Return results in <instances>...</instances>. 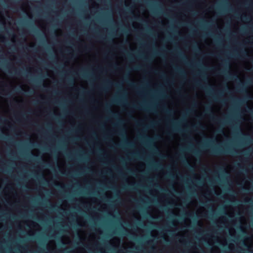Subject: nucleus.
Listing matches in <instances>:
<instances>
[{"mask_svg":"<svg viewBox=\"0 0 253 253\" xmlns=\"http://www.w3.org/2000/svg\"><path fill=\"white\" fill-rule=\"evenodd\" d=\"M210 151L212 154L220 155L224 153L233 154L235 150L230 149L227 147L225 148H221L220 147H211Z\"/></svg>","mask_w":253,"mask_h":253,"instance_id":"1","label":"nucleus"},{"mask_svg":"<svg viewBox=\"0 0 253 253\" xmlns=\"http://www.w3.org/2000/svg\"><path fill=\"white\" fill-rule=\"evenodd\" d=\"M203 88H204L207 93L210 95V96L214 99V100L216 101H218L220 100L219 96L221 95V92H220L217 94H213L212 91L213 88L211 84H209L208 86H201Z\"/></svg>","mask_w":253,"mask_h":253,"instance_id":"2","label":"nucleus"},{"mask_svg":"<svg viewBox=\"0 0 253 253\" xmlns=\"http://www.w3.org/2000/svg\"><path fill=\"white\" fill-rule=\"evenodd\" d=\"M110 105L109 104H106L105 109L106 110V112L107 114L112 116L114 118H116L118 120V124L119 125H122L124 123V121L121 119H120L118 114L113 112L110 109Z\"/></svg>","mask_w":253,"mask_h":253,"instance_id":"3","label":"nucleus"},{"mask_svg":"<svg viewBox=\"0 0 253 253\" xmlns=\"http://www.w3.org/2000/svg\"><path fill=\"white\" fill-rule=\"evenodd\" d=\"M172 123V126L171 127V131L167 132V134L168 135H171L172 131H178L181 132L182 130L180 129L178 127H177V124L175 123L174 121H172L171 122Z\"/></svg>","mask_w":253,"mask_h":253,"instance_id":"4","label":"nucleus"},{"mask_svg":"<svg viewBox=\"0 0 253 253\" xmlns=\"http://www.w3.org/2000/svg\"><path fill=\"white\" fill-rule=\"evenodd\" d=\"M113 84V83L109 80H107L105 81L103 86L100 89L103 91H106L110 85Z\"/></svg>","mask_w":253,"mask_h":253,"instance_id":"5","label":"nucleus"},{"mask_svg":"<svg viewBox=\"0 0 253 253\" xmlns=\"http://www.w3.org/2000/svg\"><path fill=\"white\" fill-rule=\"evenodd\" d=\"M139 138L142 139H146L147 141V142L149 144H151L153 142L152 138H151V137H149L147 135H143L141 134L139 135Z\"/></svg>","mask_w":253,"mask_h":253,"instance_id":"6","label":"nucleus"},{"mask_svg":"<svg viewBox=\"0 0 253 253\" xmlns=\"http://www.w3.org/2000/svg\"><path fill=\"white\" fill-rule=\"evenodd\" d=\"M246 86L244 84L240 83L238 87V90L241 92H247Z\"/></svg>","mask_w":253,"mask_h":253,"instance_id":"7","label":"nucleus"},{"mask_svg":"<svg viewBox=\"0 0 253 253\" xmlns=\"http://www.w3.org/2000/svg\"><path fill=\"white\" fill-rule=\"evenodd\" d=\"M212 119L214 122L218 124H222L224 125L227 123V121L225 120H221L220 118L215 117L214 116L212 117Z\"/></svg>","mask_w":253,"mask_h":253,"instance_id":"8","label":"nucleus"},{"mask_svg":"<svg viewBox=\"0 0 253 253\" xmlns=\"http://www.w3.org/2000/svg\"><path fill=\"white\" fill-rule=\"evenodd\" d=\"M174 70L181 76H184L185 74L184 71L180 68L178 67H174Z\"/></svg>","mask_w":253,"mask_h":253,"instance_id":"9","label":"nucleus"},{"mask_svg":"<svg viewBox=\"0 0 253 253\" xmlns=\"http://www.w3.org/2000/svg\"><path fill=\"white\" fill-rule=\"evenodd\" d=\"M128 75H126V79L125 80V81L126 82H127L128 83V84H129L133 88H135V89H139V88L137 87V86L134 84V83L133 82H129V80H128L127 79V78H128Z\"/></svg>","mask_w":253,"mask_h":253,"instance_id":"10","label":"nucleus"},{"mask_svg":"<svg viewBox=\"0 0 253 253\" xmlns=\"http://www.w3.org/2000/svg\"><path fill=\"white\" fill-rule=\"evenodd\" d=\"M124 145L128 146V147H133V143L131 142L128 141L126 138H125V140L124 141Z\"/></svg>","mask_w":253,"mask_h":253,"instance_id":"11","label":"nucleus"},{"mask_svg":"<svg viewBox=\"0 0 253 253\" xmlns=\"http://www.w3.org/2000/svg\"><path fill=\"white\" fill-rule=\"evenodd\" d=\"M212 142H213V141L212 140L206 139V143L202 147L203 148H204V147H208L209 146V144L210 143H211Z\"/></svg>","mask_w":253,"mask_h":253,"instance_id":"12","label":"nucleus"},{"mask_svg":"<svg viewBox=\"0 0 253 253\" xmlns=\"http://www.w3.org/2000/svg\"><path fill=\"white\" fill-rule=\"evenodd\" d=\"M152 166L155 168H159V169H162V166L161 164H160L159 163H157L156 162H154L153 163Z\"/></svg>","mask_w":253,"mask_h":253,"instance_id":"13","label":"nucleus"},{"mask_svg":"<svg viewBox=\"0 0 253 253\" xmlns=\"http://www.w3.org/2000/svg\"><path fill=\"white\" fill-rule=\"evenodd\" d=\"M134 186V184H132V185H131L130 186H124V187H123V189L126 190L127 188H128V189H131V190H135V189H136V188Z\"/></svg>","mask_w":253,"mask_h":253,"instance_id":"14","label":"nucleus"},{"mask_svg":"<svg viewBox=\"0 0 253 253\" xmlns=\"http://www.w3.org/2000/svg\"><path fill=\"white\" fill-rule=\"evenodd\" d=\"M132 107L133 108H137V109H142L143 108V109H144L145 110H148V109L147 108L145 107L144 106H143L141 104H139V106L133 105L132 106Z\"/></svg>","mask_w":253,"mask_h":253,"instance_id":"15","label":"nucleus"},{"mask_svg":"<svg viewBox=\"0 0 253 253\" xmlns=\"http://www.w3.org/2000/svg\"><path fill=\"white\" fill-rule=\"evenodd\" d=\"M164 110L165 111V112L167 114H170L172 113V110H170L167 108H164Z\"/></svg>","mask_w":253,"mask_h":253,"instance_id":"16","label":"nucleus"},{"mask_svg":"<svg viewBox=\"0 0 253 253\" xmlns=\"http://www.w3.org/2000/svg\"><path fill=\"white\" fill-rule=\"evenodd\" d=\"M218 169L219 171L222 172L224 173H227V171L225 170V169L221 167H219Z\"/></svg>","mask_w":253,"mask_h":253,"instance_id":"17","label":"nucleus"},{"mask_svg":"<svg viewBox=\"0 0 253 253\" xmlns=\"http://www.w3.org/2000/svg\"><path fill=\"white\" fill-rule=\"evenodd\" d=\"M157 124V123L155 122H151L150 124L148 126H146V127L147 128H148L149 127H153L154 126H155Z\"/></svg>","mask_w":253,"mask_h":253,"instance_id":"18","label":"nucleus"},{"mask_svg":"<svg viewBox=\"0 0 253 253\" xmlns=\"http://www.w3.org/2000/svg\"><path fill=\"white\" fill-rule=\"evenodd\" d=\"M223 66L225 67V69H226L228 67V62L226 60L223 61Z\"/></svg>","mask_w":253,"mask_h":253,"instance_id":"19","label":"nucleus"},{"mask_svg":"<svg viewBox=\"0 0 253 253\" xmlns=\"http://www.w3.org/2000/svg\"><path fill=\"white\" fill-rule=\"evenodd\" d=\"M178 55H179V57H180L181 58H182L183 59H185L186 58V57L184 54H183L181 52H178Z\"/></svg>","mask_w":253,"mask_h":253,"instance_id":"20","label":"nucleus"},{"mask_svg":"<svg viewBox=\"0 0 253 253\" xmlns=\"http://www.w3.org/2000/svg\"><path fill=\"white\" fill-rule=\"evenodd\" d=\"M185 163L186 164L187 167L190 169H193V167L187 161H185Z\"/></svg>","mask_w":253,"mask_h":253,"instance_id":"21","label":"nucleus"},{"mask_svg":"<svg viewBox=\"0 0 253 253\" xmlns=\"http://www.w3.org/2000/svg\"><path fill=\"white\" fill-rule=\"evenodd\" d=\"M120 102V100L117 98H115L112 100L113 103H119Z\"/></svg>","mask_w":253,"mask_h":253,"instance_id":"22","label":"nucleus"},{"mask_svg":"<svg viewBox=\"0 0 253 253\" xmlns=\"http://www.w3.org/2000/svg\"><path fill=\"white\" fill-rule=\"evenodd\" d=\"M57 207L56 205H50V206L49 207V208L51 210H55V208Z\"/></svg>","mask_w":253,"mask_h":253,"instance_id":"23","label":"nucleus"},{"mask_svg":"<svg viewBox=\"0 0 253 253\" xmlns=\"http://www.w3.org/2000/svg\"><path fill=\"white\" fill-rule=\"evenodd\" d=\"M233 128L234 130L237 131L238 132L240 130L239 127L236 126H235L233 127Z\"/></svg>","mask_w":253,"mask_h":253,"instance_id":"24","label":"nucleus"},{"mask_svg":"<svg viewBox=\"0 0 253 253\" xmlns=\"http://www.w3.org/2000/svg\"><path fill=\"white\" fill-rule=\"evenodd\" d=\"M81 75L84 78H88V76L86 74H85L84 73L82 72L81 73Z\"/></svg>","mask_w":253,"mask_h":253,"instance_id":"25","label":"nucleus"},{"mask_svg":"<svg viewBox=\"0 0 253 253\" xmlns=\"http://www.w3.org/2000/svg\"><path fill=\"white\" fill-rule=\"evenodd\" d=\"M229 78L230 79H233V78H238V77L237 76L235 75H232L230 74H229V76H228Z\"/></svg>","mask_w":253,"mask_h":253,"instance_id":"26","label":"nucleus"},{"mask_svg":"<svg viewBox=\"0 0 253 253\" xmlns=\"http://www.w3.org/2000/svg\"><path fill=\"white\" fill-rule=\"evenodd\" d=\"M120 132H123V133H120V135H121L122 136H125V129H121Z\"/></svg>","mask_w":253,"mask_h":253,"instance_id":"27","label":"nucleus"},{"mask_svg":"<svg viewBox=\"0 0 253 253\" xmlns=\"http://www.w3.org/2000/svg\"><path fill=\"white\" fill-rule=\"evenodd\" d=\"M206 111H207V112H211V107H209V106H207V107H206Z\"/></svg>","mask_w":253,"mask_h":253,"instance_id":"28","label":"nucleus"},{"mask_svg":"<svg viewBox=\"0 0 253 253\" xmlns=\"http://www.w3.org/2000/svg\"><path fill=\"white\" fill-rule=\"evenodd\" d=\"M115 86L118 88L122 87V85L120 84H118V83L115 84Z\"/></svg>","mask_w":253,"mask_h":253,"instance_id":"29","label":"nucleus"},{"mask_svg":"<svg viewBox=\"0 0 253 253\" xmlns=\"http://www.w3.org/2000/svg\"><path fill=\"white\" fill-rule=\"evenodd\" d=\"M14 74L15 75H20V72L17 71L16 70L14 69Z\"/></svg>","mask_w":253,"mask_h":253,"instance_id":"30","label":"nucleus"},{"mask_svg":"<svg viewBox=\"0 0 253 253\" xmlns=\"http://www.w3.org/2000/svg\"><path fill=\"white\" fill-rule=\"evenodd\" d=\"M0 138H3V139H4L9 140H10V139H8V138H7V137H3V135H1L0 134Z\"/></svg>","mask_w":253,"mask_h":253,"instance_id":"31","label":"nucleus"},{"mask_svg":"<svg viewBox=\"0 0 253 253\" xmlns=\"http://www.w3.org/2000/svg\"><path fill=\"white\" fill-rule=\"evenodd\" d=\"M140 69H141V66H137L134 68V70H140Z\"/></svg>","mask_w":253,"mask_h":253,"instance_id":"32","label":"nucleus"},{"mask_svg":"<svg viewBox=\"0 0 253 253\" xmlns=\"http://www.w3.org/2000/svg\"><path fill=\"white\" fill-rule=\"evenodd\" d=\"M200 152V151L199 150H195L194 151V153L196 154V155H198Z\"/></svg>","mask_w":253,"mask_h":253,"instance_id":"33","label":"nucleus"},{"mask_svg":"<svg viewBox=\"0 0 253 253\" xmlns=\"http://www.w3.org/2000/svg\"><path fill=\"white\" fill-rule=\"evenodd\" d=\"M188 215L189 216L191 217H192V218L195 217V215L193 214H192V213H188Z\"/></svg>","mask_w":253,"mask_h":253,"instance_id":"34","label":"nucleus"},{"mask_svg":"<svg viewBox=\"0 0 253 253\" xmlns=\"http://www.w3.org/2000/svg\"><path fill=\"white\" fill-rule=\"evenodd\" d=\"M127 57L129 59L131 58V57H132L131 54L130 53H127Z\"/></svg>","mask_w":253,"mask_h":253,"instance_id":"35","label":"nucleus"},{"mask_svg":"<svg viewBox=\"0 0 253 253\" xmlns=\"http://www.w3.org/2000/svg\"><path fill=\"white\" fill-rule=\"evenodd\" d=\"M195 84L198 86H201L200 83L199 82H196Z\"/></svg>","mask_w":253,"mask_h":253,"instance_id":"36","label":"nucleus"},{"mask_svg":"<svg viewBox=\"0 0 253 253\" xmlns=\"http://www.w3.org/2000/svg\"><path fill=\"white\" fill-rule=\"evenodd\" d=\"M217 131L219 132H223V129H220V128L218 129Z\"/></svg>","mask_w":253,"mask_h":253,"instance_id":"37","label":"nucleus"},{"mask_svg":"<svg viewBox=\"0 0 253 253\" xmlns=\"http://www.w3.org/2000/svg\"><path fill=\"white\" fill-rule=\"evenodd\" d=\"M42 177L46 182H47V181L44 178V176L42 175ZM45 184H46V183H45Z\"/></svg>","mask_w":253,"mask_h":253,"instance_id":"38","label":"nucleus"},{"mask_svg":"<svg viewBox=\"0 0 253 253\" xmlns=\"http://www.w3.org/2000/svg\"><path fill=\"white\" fill-rule=\"evenodd\" d=\"M153 148H154V150H158L157 148L156 147V146L155 145H153Z\"/></svg>","mask_w":253,"mask_h":253,"instance_id":"39","label":"nucleus"},{"mask_svg":"<svg viewBox=\"0 0 253 253\" xmlns=\"http://www.w3.org/2000/svg\"><path fill=\"white\" fill-rule=\"evenodd\" d=\"M128 171L129 172L131 173H133V171H132L131 170H130V169H127Z\"/></svg>","mask_w":253,"mask_h":253,"instance_id":"40","label":"nucleus"},{"mask_svg":"<svg viewBox=\"0 0 253 253\" xmlns=\"http://www.w3.org/2000/svg\"><path fill=\"white\" fill-rule=\"evenodd\" d=\"M192 111H193V110H192V109H188V110H187V112H188V113H191V112H192Z\"/></svg>","mask_w":253,"mask_h":253,"instance_id":"41","label":"nucleus"},{"mask_svg":"<svg viewBox=\"0 0 253 253\" xmlns=\"http://www.w3.org/2000/svg\"><path fill=\"white\" fill-rule=\"evenodd\" d=\"M162 77L163 78H165L166 77V75L165 74L163 73L161 75Z\"/></svg>","mask_w":253,"mask_h":253,"instance_id":"42","label":"nucleus"},{"mask_svg":"<svg viewBox=\"0 0 253 253\" xmlns=\"http://www.w3.org/2000/svg\"><path fill=\"white\" fill-rule=\"evenodd\" d=\"M20 90H23V88L22 87H20L17 89V91L18 92H20Z\"/></svg>","mask_w":253,"mask_h":253,"instance_id":"43","label":"nucleus"},{"mask_svg":"<svg viewBox=\"0 0 253 253\" xmlns=\"http://www.w3.org/2000/svg\"><path fill=\"white\" fill-rule=\"evenodd\" d=\"M169 177H174V175L172 174H169Z\"/></svg>","mask_w":253,"mask_h":253,"instance_id":"44","label":"nucleus"},{"mask_svg":"<svg viewBox=\"0 0 253 253\" xmlns=\"http://www.w3.org/2000/svg\"><path fill=\"white\" fill-rule=\"evenodd\" d=\"M118 173H119V174L121 176H123V174H122V173H121L120 171H119V170H118Z\"/></svg>","mask_w":253,"mask_h":253,"instance_id":"45","label":"nucleus"},{"mask_svg":"<svg viewBox=\"0 0 253 253\" xmlns=\"http://www.w3.org/2000/svg\"><path fill=\"white\" fill-rule=\"evenodd\" d=\"M137 125H138V126H142V124H141V123H137Z\"/></svg>","mask_w":253,"mask_h":253,"instance_id":"46","label":"nucleus"},{"mask_svg":"<svg viewBox=\"0 0 253 253\" xmlns=\"http://www.w3.org/2000/svg\"><path fill=\"white\" fill-rule=\"evenodd\" d=\"M199 126L200 127H202L203 128V126L201 124H199Z\"/></svg>","mask_w":253,"mask_h":253,"instance_id":"47","label":"nucleus"},{"mask_svg":"<svg viewBox=\"0 0 253 253\" xmlns=\"http://www.w3.org/2000/svg\"><path fill=\"white\" fill-rule=\"evenodd\" d=\"M225 71H226V70H223L221 72L222 73H225Z\"/></svg>","mask_w":253,"mask_h":253,"instance_id":"48","label":"nucleus"},{"mask_svg":"<svg viewBox=\"0 0 253 253\" xmlns=\"http://www.w3.org/2000/svg\"><path fill=\"white\" fill-rule=\"evenodd\" d=\"M244 54H245V55L246 56H247V57H248V54H247V53L246 52H245V53H244Z\"/></svg>","mask_w":253,"mask_h":253,"instance_id":"49","label":"nucleus"},{"mask_svg":"<svg viewBox=\"0 0 253 253\" xmlns=\"http://www.w3.org/2000/svg\"><path fill=\"white\" fill-rule=\"evenodd\" d=\"M161 190H162V191H166V190L165 189H162V188H161Z\"/></svg>","mask_w":253,"mask_h":253,"instance_id":"50","label":"nucleus"},{"mask_svg":"<svg viewBox=\"0 0 253 253\" xmlns=\"http://www.w3.org/2000/svg\"><path fill=\"white\" fill-rule=\"evenodd\" d=\"M241 101H242V100H238V102H239V103H241Z\"/></svg>","mask_w":253,"mask_h":253,"instance_id":"51","label":"nucleus"},{"mask_svg":"<svg viewBox=\"0 0 253 253\" xmlns=\"http://www.w3.org/2000/svg\"><path fill=\"white\" fill-rule=\"evenodd\" d=\"M117 146H119V147H121V146H123V145H117Z\"/></svg>","mask_w":253,"mask_h":253,"instance_id":"52","label":"nucleus"},{"mask_svg":"<svg viewBox=\"0 0 253 253\" xmlns=\"http://www.w3.org/2000/svg\"><path fill=\"white\" fill-rule=\"evenodd\" d=\"M238 166L239 168H241V166H240L239 164H238Z\"/></svg>","mask_w":253,"mask_h":253,"instance_id":"53","label":"nucleus"},{"mask_svg":"<svg viewBox=\"0 0 253 253\" xmlns=\"http://www.w3.org/2000/svg\"><path fill=\"white\" fill-rule=\"evenodd\" d=\"M156 187H160H160L158 184H157V185H156Z\"/></svg>","mask_w":253,"mask_h":253,"instance_id":"54","label":"nucleus"},{"mask_svg":"<svg viewBox=\"0 0 253 253\" xmlns=\"http://www.w3.org/2000/svg\"><path fill=\"white\" fill-rule=\"evenodd\" d=\"M221 102H223V103H224L225 102V100H223L221 101Z\"/></svg>","mask_w":253,"mask_h":253,"instance_id":"55","label":"nucleus"},{"mask_svg":"<svg viewBox=\"0 0 253 253\" xmlns=\"http://www.w3.org/2000/svg\"><path fill=\"white\" fill-rule=\"evenodd\" d=\"M243 244L245 246H247V245L244 242H243Z\"/></svg>","mask_w":253,"mask_h":253,"instance_id":"56","label":"nucleus"},{"mask_svg":"<svg viewBox=\"0 0 253 253\" xmlns=\"http://www.w3.org/2000/svg\"><path fill=\"white\" fill-rule=\"evenodd\" d=\"M99 150L100 152H102V150L101 149H99Z\"/></svg>","mask_w":253,"mask_h":253,"instance_id":"57","label":"nucleus"},{"mask_svg":"<svg viewBox=\"0 0 253 253\" xmlns=\"http://www.w3.org/2000/svg\"><path fill=\"white\" fill-rule=\"evenodd\" d=\"M249 201H245V202L247 203V202H249Z\"/></svg>","mask_w":253,"mask_h":253,"instance_id":"58","label":"nucleus"},{"mask_svg":"<svg viewBox=\"0 0 253 253\" xmlns=\"http://www.w3.org/2000/svg\"><path fill=\"white\" fill-rule=\"evenodd\" d=\"M134 155H135V156H137V153L134 154Z\"/></svg>","mask_w":253,"mask_h":253,"instance_id":"59","label":"nucleus"},{"mask_svg":"<svg viewBox=\"0 0 253 253\" xmlns=\"http://www.w3.org/2000/svg\"><path fill=\"white\" fill-rule=\"evenodd\" d=\"M172 189H173V190H174V187H173V186H172Z\"/></svg>","mask_w":253,"mask_h":253,"instance_id":"60","label":"nucleus"},{"mask_svg":"<svg viewBox=\"0 0 253 253\" xmlns=\"http://www.w3.org/2000/svg\"><path fill=\"white\" fill-rule=\"evenodd\" d=\"M243 17L244 18H246V16H244Z\"/></svg>","mask_w":253,"mask_h":253,"instance_id":"61","label":"nucleus"},{"mask_svg":"<svg viewBox=\"0 0 253 253\" xmlns=\"http://www.w3.org/2000/svg\"><path fill=\"white\" fill-rule=\"evenodd\" d=\"M251 83H253V80L251 81Z\"/></svg>","mask_w":253,"mask_h":253,"instance_id":"62","label":"nucleus"},{"mask_svg":"<svg viewBox=\"0 0 253 253\" xmlns=\"http://www.w3.org/2000/svg\"><path fill=\"white\" fill-rule=\"evenodd\" d=\"M198 49L199 50H200V47H198Z\"/></svg>","mask_w":253,"mask_h":253,"instance_id":"63","label":"nucleus"},{"mask_svg":"<svg viewBox=\"0 0 253 253\" xmlns=\"http://www.w3.org/2000/svg\"><path fill=\"white\" fill-rule=\"evenodd\" d=\"M252 169H253V168H252Z\"/></svg>","mask_w":253,"mask_h":253,"instance_id":"64","label":"nucleus"}]
</instances>
